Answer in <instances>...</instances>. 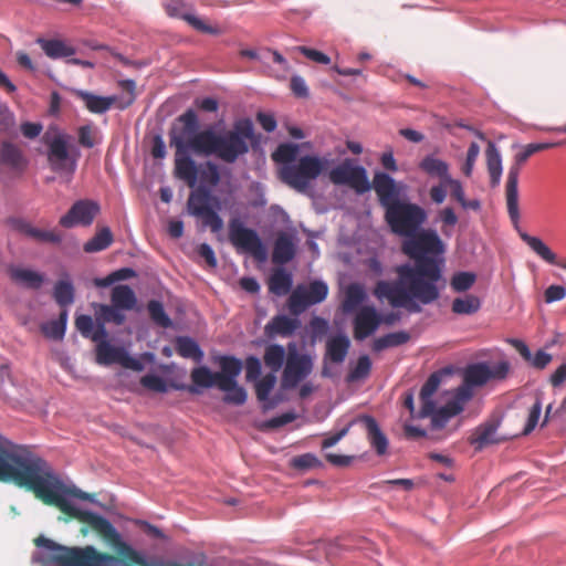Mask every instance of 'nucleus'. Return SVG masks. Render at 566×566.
<instances>
[{
	"mask_svg": "<svg viewBox=\"0 0 566 566\" xmlns=\"http://www.w3.org/2000/svg\"><path fill=\"white\" fill-rule=\"evenodd\" d=\"M0 482H10L34 494L42 503L59 509L66 517L90 525L107 541L126 566H153L146 558L120 538L113 524L96 513L73 505L66 496L94 501V495L75 485H66L52 465L24 446L15 444L0 434ZM38 547L52 552L51 559L60 566H120V559L112 554L98 552L94 546L67 547L44 536L34 539Z\"/></svg>",
	"mask_w": 566,
	"mask_h": 566,
	"instance_id": "f257e3e1",
	"label": "nucleus"
},
{
	"mask_svg": "<svg viewBox=\"0 0 566 566\" xmlns=\"http://www.w3.org/2000/svg\"><path fill=\"white\" fill-rule=\"evenodd\" d=\"M402 252L413 260L395 268V281L380 280L373 294L379 301H387L392 308H405L420 313L421 305L436 302L440 296L437 283L442 279V269L436 256L444 253V244L434 230H421L409 235L401 247Z\"/></svg>",
	"mask_w": 566,
	"mask_h": 566,
	"instance_id": "f03ea898",
	"label": "nucleus"
},
{
	"mask_svg": "<svg viewBox=\"0 0 566 566\" xmlns=\"http://www.w3.org/2000/svg\"><path fill=\"white\" fill-rule=\"evenodd\" d=\"M177 120L182 124L179 133L170 135V144L176 147V176L193 187L198 169L188 151L203 157L216 156L227 164H233L249 151L248 140L253 138L251 120L237 122L233 129L221 133L209 127L198 132L199 120L193 109H187Z\"/></svg>",
	"mask_w": 566,
	"mask_h": 566,
	"instance_id": "7ed1b4c3",
	"label": "nucleus"
},
{
	"mask_svg": "<svg viewBox=\"0 0 566 566\" xmlns=\"http://www.w3.org/2000/svg\"><path fill=\"white\" fill-rule=\"evenodd\" d=\"M220 371H211L207 366L196 367L191 370L190 378L193 386H189L191 394H199L197 387H217L224 392V403L242 406L245 403L247 390L238 384V376L242 370V361L234 356L219 357Z\"/></svg>",
	"mask_w": 566,
	"mask_h": 566,
	"instance_id": "20e7f679",
	"label": "nucleus"
},
{
	"mask_svg": "<svg viewBox=\"0 0 566 566\" xmlns=\"http://www.w3.org/2000/svg\"><path fill=\"white\" fill-rule=\"evenodd\" d=\"M559 145H562V143H532L524 146L523 149L514 156V163L509 169L505 184V201L510 220L516 231L521 229L518 207V176L521 168L532 155Z\"/></svg>",
	"mask_w": 566,
	"mask_h": 566,
	"instance_id": "39448f33",
	"label": "nucleus"
},
{
	"mask_svg": "<svg viewBox=\"0 0 566 566\" xmlns=\"http://www.w3.org/2000/svg\"><path fill=\"white\" fill-rule=\"evenodd\" d=\"M328 161L316 156L306 155L297 161L280 168L281 180L291 188L304 192L326 168Z\"/></svg>",
	"mask_w": 566,
	"mask_h": 566,
	"instance_id": "423d86ee",
	"label": "nucleus"
},
{
	"mask_svg": "<svg viewBox=\"0 0 566 566\" xmlns=\"http://www.w3.org/2000/svg\"><path fill=\"white\" fill-rule=\"evenodd\" d=\"M426 211L416 203L398 201L386 209L385 219L394 233L409 237L426 221Z\"/></svg>",
	"mask_w": 566,
	"mask_h": 566,
	"instance_id": "0eeeda50",
	"label": "nucleus"
},
{
	"mask_svg": "<svg viewBox=\"0 0 566 566\" xmlns=\"http://www.w3.org/2000/svg\"><path fill=\"white\" fill-rule=\"evenodd\" d=\"M69 139L66 135H57L48 143V161L54 172L72 177L80 153L74 146L69 145Z\"/></svg>",
	"mask_w": 566,
	"mask_h": 566,
	"instance_id": "6e6552de",
	"label": "nucleus"
},
{
	"mask_svg": "<svg viewBox=\"0 0 566 566\" xmlns=\"http://www.w3.org/2000/svg\"><path fill=\"white\" fill-rule=\"evenodd\" d=\"M229 241L238 251L250 253L258 261L266 259V250L258 232L238 218L229 221Z\"/></svg>",
	"mask_w": 566,
	"mask_h": 566,
	"instance_id": "1a4fd4ad",
	"label": "nucleus"
},
{
	"mask_svg": "<svg viewBox=\"0 0 566 566\" xmlns=\"http://www.w3.org/2000/svg\"><path fill=\"white\" fill-rule=\"evenodd\" d=\"M328 294V286L323 281H313L308 285L300 284L291 293L287 307L291 314L298 316L314 304L322 303Z\"/></svg>",
	"mask_w": 566,
	"mask_h": 566,
	"instance_id": "9d476101",
	"label": "nucleus"
},
{
	"mask_svg": "<svg viewBox=\"0 0 566 566\" xmlns=\"http://www.w3.org/2000/svg\"><path fill=\"white\" fill-rule=\"evenodd\" d=\"M312 358L307 355L296 353L295 345L290 344L285 368L282 375V387L285 389L295 388L312 373Z\"/></svg>",
	"mask_w": 566,
	"mask_h": 566,
	"instance_id": "9b49d317",
	"label": "nucleus"
},
{
	"mask_svg": "<svg viewBox=\"0 0 566 566\" xmlns=\"http://www.w3.org/2000/svg\"><path fill=\"white\" fill-rule=\"evenodd\" d=\"M95 360L102 366L119 364L120 366L135 371H140L143 369V364L138 359L129 356L125 348L113 346L108 342H99V344H96Z\"/></svg>",
	"mask_w": 566,
	"mask_h": 566,
	"instance_id": "f8f14e48",
	"label": "nucleus"
},
{
	"mask_svg": "<svg viewBox=\"0 0 566 566\" xmlns=\"http://www.w3.org/2000/svg\"><path fill=\"white\" fill-rule=\"evenodd\" d=\"M28 161L22 150L14 144L3 140L0 145V176L4 179L20 177Z\"/></svg>",
	"mask_w": 566,
	"mask_h": 566,
	"instance_id": "ddd939ff",
	"label": "nucleus"
},
{
	"mask_svg": "<svg viewBox=\"0 0 566 566\" xmlns=\"http://www.w3.org/2000/svg\"><path fill=\"white\" fill-rule=\"evenodd\" d=\"M509 371V361H500L493 366H490L486 363H478L470 365L465 369L464 380L470 386H483L493 379H505Z\"/></svg>",
	"mask_w": 566,
	"mask_h": 566,
	"instance_id": "4468645a",
	"label": "nucleus"
},
{
	"mask_svg": "<svg viewBox=\"0 0 566 566\" xmlns=\"http://www.w3.org/2000/svg\"><path fill=\"white\" fill-rule=\"evenodd\" d=\"M99 212V205L93 200L82 199L73 203L66 214L61 217L59 223L66 229L76 226H91Z\"/></svg>",
	"mask_w": 566,
	"mask_h": 566,
	"instance_id": "2eb2a0df",
	"label": "nucleus"
},
{
	"mask_svg": "<svg viewBox=\"0 0 566 566\" xmlns=\"http://www.w3.org/2000/svg\"><path fill=\"white\" fill-rule=\"evenodd\" d=\"M370 186L375 190L379 203L385 210L399 201L400 189L394 178L388 174L381 171L375 172Z\"/></svg>",
	"mask_w": 566,
	"mask_h": 566,
	"instance_id": "dca6fc26",
	"label": "nucleus"
},
{
	"mask_svg": "<svg viewBox=\"0 0 566 566\" xmlns=\"http://www.w3.org/2000/svg\"><path fill=\"white\" fill-rule=\"evenodd\" d=\"M7 224L14 231L31 238L38 242L57 244L62 241V235L53 230H42L33 227L23 218H9Z\"/></svg>",
	"mask_w": 566,
	"mask_h": 566,
	"instance_id": "f3484780",
	"label": "nucleus"
},
{
	"mask_svg": "<svg viewBox=\"0 0 566 566\" xmlns=\"http://www.w3.org/2000/svg\"><path fill=\"white\" fill-rule=\"evenodd\" d=\"M500 427V419L492 418L479 424L470 434L469 443L474 447L475 451H481L484 448L502 442L504 439L497 434Z\"/></svg>",
	"mask_w": 566,
	"mask_h": 566,
	"instance_id": "a211bd4d",
	"label": "nucleus"
},
{
	"mask_svg": "<svg viewBox=\"0 0 566 566\" xmlns=\"http://www.w3.org/2000/svg\"><path fill=\"white\" fill-rule=\"evenodd\" d=\"M380 325L379 314L374 306H363L354 318V337L363 340L373 335Z\"/></svg>",
	"mask_w": 566,
	"mask_h": 566,
	"instance_id": "6ab92c4d",
	"label": "nucleus"
},
{
	"mask_svg": "<svg viewBox=\"0 0 566 566\" xmlns=\"http://www.w3.org/2000/svg\"><path fill=\"white\" fill-rule=\"evenodd\" d=\"M350 340L345 334H338L327 339L326 352L324 355V368L322 370V375L324 377L329 376L328 369L326 367L327 361L342 364L348 354Z\"/></svg>",
	"mask_w": 566,
	"mask_h": 566,
	"instance_id": "aec40b11",
	"label": "nucleus"
},
{
	"mask_svg": "<svg viewBox=\"0 0 566 566\" xmlns=\"http://www.w3.org/2000/svg\"><path fill=\"white\" fill-rule=\"evenodd\" d=\"M363 424L367 433V439L370 446L375 449L378 455H382L388 449V439L385 433L380 430L377 421L371 416H361L357 419Z\"/></svg>",
	"mask_w": 566,
	"mask_h": 566,
	"instance_id": "412c9836",
	"label": "nucleus"
},
{
	"mask_svg": "<svg viewBox=\"0 0 566 566\" xmlns=\"http://www.w3.org/2000/svg\"><path fill=\"white\" fill-rule=\"evenodd\" d=\"M441 382V374L436 371L432 373L427 381L421 387L419 398L421 402V408L418 411L417 417L419 419L427 418L430 413L433 412L434 401L432 400V396L438 390Z\"/></svg>",
	"mask_w": 566,
	"mask_h": 566,
	"instance_id": "4be33fe9",
	"label": "nucleus"
},
{
	"mask_svg": "<svg viewBox=\"0 0 566 566\" xmlns=\"http://www.w3.org/2000/svg\"><path fill=\"white\" fill-rule=\"evenodd\" d=\"M75 96L80 98L88 112L93 114H104L115 104L116 96H99L93 93L77 90Z\"/></svg>",
	"mask_w": 566,
	"mask_h": 566,
	"instance_id": "5701e85b",
	"label": "nucleus"
},
{
	"mask_svg": "<svg viewBox=\"0 0 566 566\" xmlns=\"http://www.w3.org/2000/svg\"><path fill=\"white\" fill-rule=\"evenodd\" d=\"M301 322L298 318L289 317L286 315H275L266 325L265 334L269 337L276 335L289 337L300 327Z\"/></svg>",
	"mask_w": 566,
	"mask_h": 566,
	"instance_id": "b1692460",
	"label": "nucleus"
},
{
	"mask_svg": "<svg viewBox=\"0 0 566 566\" xmlns=\"http://www.w3.org/2000/svg\"><path fill=\"white\" fill-rule=\"evenodd\" d=\"M520 238L525 242L541 259L552 265H557L566 270V262L557 261V255L537 237L530 235L523 230H517Z\"/></svg>",
	"mask_w": 566,
	"mask_h": 566,
	"instance_id": "393cba45",
	"label": "nucleus"
},
{
	"mask_svg": "<svg viewBox=\"0 0 566 566\" xmlns=\"http://www.w3.org/2000/svg\"><path fill=\"white\" fill-rule=\"evenodd\" d=\"M295 255V245L292 238L282 232L277 235L273 247L272 261L275 264H285Z\"/></svg>",
	"mask_w": 566,
	"mask_h": 566,
	"instance_id": "a878e982",
	"label": "nucleus"
},
{
	"mask_svg": "<svg viewBox=\"0 0 566 566\" xmlns=\"http://www.w3.org/2000/svg\"><path fill=\"white\" fill-rule=\"evenodd\" d=\"M485 156L491 186L496 187L502 176V158L495 144L491 140L488 142Z\"/></svg>",
	"mask_w": 566,
	"mask_h": 566,
	"instance_id": "bb28decb",
	"label": "nucleus"
},
{
	"mask_svg": "<svg viewBox=\"0 0 566 566\" xmlns=\"http://www.w3.org/2000/svg\"><path fill=\"white\" fill-rule=\"evenodd\" d=\"M419 168L431 177H438L441 181H446L451 177L449 172V164L432 155H428L419 163Z\"/></svg>",
	"mask_w": 566,
	"mask_h": 566,
	"instance_id": "cd10ccee",
	"label": "nucleus"
},
{
	"mask_svg": "<svg viewBox=\"0 0 566 566\" xmlns=\"http://www.w3.org/2000/svg\"><path fill=\"white\" fill-rule=\"evenodd\" d=\"M111 301L113 305L124 310L130 311L135 308L137 298L134 291L124 284H119L113 287L111 293Z\"/></svg>",
	"mask_w": 566,
	"mask_h": 566,
	"instance_id": "c85d7f7f",
	"label": "nucleus"
},
{
	"mask_svg": "<svg viewBox=\"0 0 566 566\" xmlns=\"http://www.w3.org/2000/svg\"><path fill=\"white\" fill-rule=\"evenodd\" d=\"M75 290L67 274L59 280L53 290V297L59 306L67 307L74 302Z\"/></svg>",
	"mask_w": 566,
	"mask_h": 566,
	"instance_id": "c756f323",
	"label": "nucleus"
},
{
	"mask_svg": "<svg viewBox=\"0 0 566 566\" xmlns=\"http://www.w3.org/2000/svg\"><path fill=\"white\" fill-rule=\"evenodd\" d=\"M293 284L291 273L284 269H276L269 279V290L271 293L282 296L290 292Z\"/></svg>",
	"mask_w": 566,
	"mask_h": 566,
	"instance_id": "7c9ffc66",
	"label": "nucleus"
},
{
	"mask_svg": "<svg viewBox=\"0 0 566 566\" xmlns=\"http://www.w3.org/2000/svg\"><path fill=\"white\" fill-rule=\"evenodd\" d=\"M410 339V334L406 331L388 333L384 336L377 337L373 343L374 352H382L387 348L398 347Z\"/></svg>",
	"mask_w": 566,
	"mask_h": 566,
	"instance_id": "2f4dec72",
	"label": "nucleus"
},
{
	"mask_svg": "<svg viewBox=\"0 0 566 566\" xmlns=\"http://www.w3.org/2000/svg\"><path fill=\"white\" fill-rule=\"evenodd\" d=\"M9 275L12 281L31 289H39L43 282V276L38 272L18 266H10Z\"/></svg>",
	"mask_w": 566,
	"mask_h": 566,
	"instance_id": "473e14b6",
	"label": "nucleus"
},
{
	"mask_svg": "<svg viewBox=\"0 0 566 566\" xmlns=\"http://www.w3.org/2000/svg\"><path fill=\"white\" fill-rule=\"evenodd\" d=\"M209 201V191L206 189H198L192 192L188 199V210L192 216L199 218L212 209Z\"/></svg>",
	"mask_w": 566,
	"mask_h": 566,
	"instance_id": "72a5a7b5",
	"label": "nucleus"
},
{
	"mask_svg": "<svg viewBox=\"0 0 566 566\" xmlns=\"http://www.w3.org/2000/svg\"><path fill=\"white\" fill-rule=\"evenodd\" d=\"M366 300L365 289L358 283H352L346 287L343 301V311L352 313Z\"/></svg>",
	"mask_w": 566,
	"mask_h": 566,
	"instance_id": "f704fd0d",
	"label": "nucleus"
},
{
	"mask_svg": "<svg viewBox=\"0 0 566 566\" xmlns=\"http://www.w3.org/2000/svg\"><path fill=\"white\" fill-rule=\"evenodd\" d=\"M461 410L462 408L458 403L449 402L439 409L434 407L433 412L428 417L431 418V424L433 429H441L452 417L460 413Z\"/></svg>",
	"mask_w": 566,
	"mask_h": 566,
	"instance_id": "c9c22d12",
	"label": "nucleus"
},
{
	"mask_svg": "<svg viewBox=\"0 0 566 566\" xmlns=\"http://www.w3.org/2000/svg\"><path fill=\"white\" fill-rule=\"evenodd\" d=\"M285 356V349L282 345L271 344L265 347L263 361L264 365L275 374L282 368Z\"/></svg>",
	"mask_w": 566,
	"mask_h": 566,
	"instance_id": "e433bc0d",
	"label": "nucleus"
},
{
	"mask_svg": "<svg viewBox=\"0 0 566 566\" xmlns=\"http://www.w3.org/2000/svg\"><path fill=\"white\" fill-rule=\"evenodd\" d=\"M481 308V300L473 294L457 297L452 301L451 310L457 315H472Z\"/></svg>",
	"mask_w": 566,
	"mask_h": 566,
	"instance_id": "4c0bfd02",
	"label": "nucleus"
},
{
	"mask_svg": "<svg viewBox=\"0 0 566 566\" xmlns=\"http://www.w3.org/2000/svg\"><path fill=\"white\" fill-rule=\"evenodd\" d=\"M38 43L40 44L44 53L52 59L66 57L75 53V50L73 48L67 46L64 42L60 40L39 39Z\"/></svg>",
	"mask_w": 566,
	"mask_h": 566,
	"instance_id": "58836bf2",
	"label": "nucleus"
},
{
	"mask_svg": "<svg viewBox=\"0 0 566 566\" xmlns=\"http://www.w3.org/2000/svg\"><path fill=\"white\" fill-rule=\"evenodd\" d=\"M176 350L181 357L191 358L196 361H200L203 357V353L197 342L187 336H180L177 338Z\"/></svg>",
	"mask_w": 566,
	"mask_h": 566,
	"instance_id": "ea45409f",
	"label": "nucleus"
},
{
	"mask_svg": "<svg viewBox=\"0 0 566 566\" xmlns=\"http://www.w3.org/2000/svg\"><path fill=\"white\" fill-rule=\"evenodd\" d=\"M122 311V308L113 304H98L95 311L96 321H102L105 324L114 323L116 325H122L126 319V316Z\"/></svg>",
	"mask_w": 566,
	"mask_h": 566,
	"instance_id": "a19ab883",
	"label": "nucleus"
},
{
	"mask_svg": "<svg viewBox=\"0 0 566 566\" xmlns=\"http://www.w3.org/2000/svg\"><path fill=\"white\" fill-rule=\"evenodd\" d=\"M113 243V234L109 228L105 227L97 231L83 247L86 253L99 252Z\"/></svg>",
	"mask_w": 566,
	"mask_h": 566,
	"instance_id": "79ce46f5",
	"label": "nucleus"
},
{
	"mask_svg": "<svg viewBox=\"0 0 566 566\" xmlns=\"http://www.w3.org/2000/svg\"><path fill=\"white\" fill-rule=\"evenodd\" d=\"M347 186L354 189L358 195H363L371 189L367 171L363 166L354 167L353 171H350V178Z\"/></svg>",
	"mask_w": 566,
	"mask_h": 566,
	"instance_id": "37998d69",
	"label": "nucleus"
},
{
	"mask_svg": "<svg viewBox=\"0 0 566 566\" xmlns=\"http://www.w3.org/2000/svg\"><path fill=\"white\" fill-rule=\"evenodd\" d=\"M147 310H148L151 321L156 325L164 327V328H167L171 325V319L167 315L161 302L156 301V300L149 301L147 304Z\"/></svg>",
	"mask_w": 566,
	"mask_h": 566,
	"instance_id": "c03bdc74",
	"label": "nucleus"
},
{
	"mask_svg": "<svg viewBox=\"0 0 566 566\" xmlns=\"http://www.w3.org/2000/svg\"><path fill=\"white\" fill-rule=\"evenodd\" d=\"M476 275L473 272H457L452 275L450 286L454 292L469 291L475 283Z\"/></svg>",
	"mask_w": 566,
	"mask_h": 566,
	"instance_id": "a18cd8bd",
	"label": "nucleus"
},
{
	"mask_svg": "<svg viewBox=\"0 0 566 566\" xmlns=\"http://www.w3.org/2000/svg\"><path fill=\"white\" fill-rule=\"evenodd\" d=\"M15 117L14 114L7 107L0 104V136H15Z\"/></svg>",
	"mask_w": 566,
	"mask_h": 566,
	"instance_id": "49530a36",
	"label": "nucleus"
},
{
	"mask_svg": "<svg viewBox=\"0 0 566 566\" xmlns=\"http://www.w3.org/2000/svg\"><path fill=\"white\" fill-rule=\"evenodd\" d=\"M276 384V376L273 373L266 374L255 384V395L260 401H266L270 392Z\"/></svg>",
	"mask_w": 566,
	"mask_h": 566,
	"instance_id": "de8ad7c7",
	"label": "nucleus"
},
{
	"mask_svg": "<svg viewBox=\"0 0 566 566\" xmlns=\"http://www.w3.org/2000/svg\"><path fill=\"white\" fill-rule=\"evenodd\" d=\"M298 148L293 144H281L273 153L272 157L277 163L290 165L295 163Z\"/></svg>",
	"mask_w": 566,
	"mask_h": 566,
	"instance_id": "09e8293b",
	"label": "nucleus"
},
{
	"mask_svg": "<svg viewBox=\"0 0 566 566\" xmlns=\"http://www.w3.org/2000/svg\"><path fill=\"white\" fill-rule=\"evenodd\" d=\"M371 361L367 355L358 358L356 366L348 373L347 380L349 382L366 378L370 374Z\"/></svg>",
	"mask_w": 566,
	"mask_h": 566,
	"instance_id": "8fccbe9b",
	"label": "nucleus"
},
{
	"mask_svg": "<svg viewBox=\"0 0 566 566\" xmlns=\"http://www.w3.org/2000/svg\"><path fill=\"white\" fill-rule=\"evenodd\" d=\"M355 166H353L349 160H345L343 164L333 168L329 172V179L334 185H348L350 178V171H353Z\"/></svg>",
	"mask_w": 566,
	"mask_h": 566,
	"instance_id": "3c124183",
	"label": "nucleus"
},
{
	"mask_svg": "<svg viewBox=\"0 0 566 566\" xmlns=\"http://www.w3.org/2000/svg\"><path fill=\"white\" fill-rule=\"evenodd\" d=\"M291 464L294 469L305 471L314 468H321L323 464L321 460L312 454V453H304L297 457H294L291 461Z\"/></svg>",
	"mask_w": 566,
	"mask_h": 566,
	"instance_id": "603ef678",
	"label": "nucleus"
},
{
	"mask_svg": "<svg viewBox=\"0 0 566 566\" xmlns=\"http://www.w3.org/2000/svg\"><path fill=\"white\" fill-rule=\"evenodd\" d=\"M140 384L143 387L155 392H166L168 390L166 381L161 377L153 374L143 376Z\"/></svg>",
	"mask_w": 566,
	"mask_h": 566,
	"instance_id": "864d4df0",
	"label": "nucleus"
},
{
	"mask_svg": "<svg viewBox=\"0 0 566 566\" xmlns=\"http://www.w3.org/2000/svg\"><path fill=\"white\" fill-rule=\"evenodd\" d=\"M480 155V146L476 143H471L467 151L465 163L462 167V171L467 177L472 175L474 164Z\"/></svg>",
	"mask_w": 566,
	"mask_h": 566,
	"instance_id": "5fc2aeb1",
	"label": "nucleus"
},
{
	"mask_svg": "<svg viewBox=\"0 0 566 566\" xmlns=\"http://www.w3.org/2000/svg\"><path fill=\"white\" fill-rule=\"evenodd\" d=\"M261 361L255 356H249L245 359V378L248 381H255L261 375Z\"/></svg>",
	"mask_w": 566,
	"mask_h": 566,
	"instance_id": "6e6d98bb",
	"label": "nucleus"
},
{
	"mask_svg": "<svg viewBox=\"0 0 566 566\" xmlns=\"http://www.w3.org/2000/svg\"><path fill=\"white\" fill-rule=\"evenodd\" d=\"M199 218L202 220L203 224L210 228V230L214 233L221 231L223 228L222 219L213 209L209 210L207 213Z\"/></svg>",
	"mask_w": 566,
	"mask_h": 566,
	"instance_id": "4d7b16f0",
	"label": "nucleus"
},
{
	"mask_svg": "<svg viewBox=\"0 0 566 566\" xmlns=\"http://www.w3.org/2000/svg\"><path fill=\"white\" fill-rule=\"evenodd\" d=\"M41 331L44 336L55 340L62 339L65 334V328L62 327L56 321H51L43 324Z\"/></svg>",
	"mask_w": 566,
	"mask_h": 566,
	"instance_id": "13d9d810",
	"label": "nucleus"
},
{
	"mask_svg": "<svg viewBox=\"0 0 566 566\" xmlns=\"http://www.w3.org/2000/svg\"><path fill=\"white\" fill-rule=\"evenodd\" d=\"M296 50L301 52L304 56L307 59L319 63V64H329L331 57L326 55L325 53L317 51L315 49H311L307 46H297Z\"/></svg>",
	"mask_w": 566,
	"mask_h": 566,
	"instance_id": "bf43d9fd",
	"label": "nucleus"
},
{
	"mask_svg": "<svg viewBox=\"0 0 566 566\" xmlns=\"http://www.w3.org/2000/svg\"><path fill=\"white\" fill-rule=\"evenodd\" d=\"M444 185H447V188L450 189L451 198L457 200L460 205L464 203V199H465L464 189L462 187V184L459 180L453 179L452 177H449L444 181Z\"/></svg>",
	"mask_w": 566,
	"mask_h": 566,
	"instance_id": "052dcab7",
	"label": "nucleus"
},
{
	"mask_svg": "<svg viewBox=\"0 0 566 566\" xmlns=\"http://www.w3.org/2000/svg\"><path fill=\"white\" fill-rule=\"evenodd\" d=\"M202 180L214 187L220 182V172L216 164L208 161L206 169L202 171Z\"/></svg>",
	"mask_w": 566,
	"mask_h": 566,
	"instance_id": "680f3d73",
	"label": "nucleus"
},
{
	"mask_svg": "<svg viewBox=\"0 0 566 566\" xmlns=\"http://www.w3.org/2000/svg\"><path fill=\"white\" fill-rule=\"evenodd\" d=\"M541 411H542V403L537 399L530 410L527 423L523 431L524 434H528L536 427L539 416H541Z\"/></svg>",
	"mask_w": 566,
	"mask_h": 566,
	"instance_id": "e2e57ef3",
	"label": "nucleus"
},
{
	"mask_svg": "<svg viewBox=\"0 0 566 566\" xmlns=\"http://www.w3.org/2000/svg\"><path fill=\"white\" fill-rule=\"evenodd\" d=\"M75 327L83 337L88 338L94 327V321L90 315H80L75 318Z\"/></svg>",
	"mask_w": 566,
	"mask_h": 566,
	"instance_id": "0e129e2a",
	"label": "nucleus"
},
{
	"mask_svg": "<svg viewBox=\"0 0 566 566\" xmlns=\"http://www.w3.org/2000/svg\"><path fill=\"white\" fill-rule=\"evenodd\" d=\"M184 19L191 27H193L196 30H198L200 32L208 33V34H218L219 33V30L217 28L208 25L207 23H205L202 20H200L199 18H197L195 15L186 14V15H184Z\"/></svg>",
	"mask_w": 566,
	"mask_h": 566,
	"instance_id": "69168bd1",
	"label": "nucleus"
},
{
	"mask_svg": "<svg viewBox=\"0 0 566 566\" xmlns=\"http://www.w3.org/2000/svg\"><path fill=\"white\" fill-rule=\"evenodd\" d=\"M566 296V289L562 285H549L544 292L546 303H553L564 300Z\"/></svg>",
	"mask_w": 566,
	"mask_h": 566,
	"instance_id": "338daca9",
	"label": "nucleus"
},
{
	"mask_svg": "<svg viewBox=\"0 0 566 566\" xmlns=\"http://www.w3.org/2000/svg\"><path fill=\"white\" fill-rule=\"evenodd\" d=\"M290 87L297 97H307L308 88L303 77L294 75L291 77Z\"/></svg>",
	"mask_w": 566,
	"mask_h": 566,
	"instance_id": "774afa93",
	"label": "nucleus"
}]
</instances>
